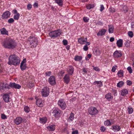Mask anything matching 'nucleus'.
I'll use <instances>...</instances> for the list:
<instances>
[{"label":"nucleus","mask_w":134,"mask_h":134,"mask_svg":"<svg viewBox=\"0 0 134 134\" xmlns=\"http://www.w3.org/2000/svg\"><path fill=\"white\" fill-rule=\"evenodd\" d=\"M23 122V119L21 117L17 118L14 120V122L17 125H18L22 123Z\"/></svg>","instance_id":"2eb2a0df"},{"label":"nucleus","mask_w":134,"mask_h":134,"mask_svg":"<svg viewBox=\"0 0 134 134\" xmlns=\"http://www.w3.org/2000/svg\"><path fill=\"white\" fill-rule=\"evenodd\" d=\"M82 72H84L85 73L87 74L88 71V69L86 68H83L82 69Z\"/></svg>","instance_id":"3c124183"},{"label":"nucleus","mask_w":134,"mask_h":134,"mask_svg":"<svg viewBox=\"0 0 134 134\" xmlns=\"http://www.w3.org/2000/svg\"><path fill=\"white\" fill-rule=\"evenodd\" d=\"M82 59V57L81 56L78 55L76 56L74 58V59L75 61L81 60Z\"/></svg>","instance_id":"2f4dec72"},{"label":"nucleus","mask_w":134,"mask_h":134,"mask_svg":"<svg viewBox=\"0 0 134 134\" xmlns=\"http://www.w3.org/2000/svg\"><path fill=\"white\" fill-rule=\"evenodd\" d=\"M101 53V52L98 49H94L93 51V53L94 54L96 55H99Z\"/></svg>","instance_id":"a878e982"},{"label":"nucleus","mask_w":134,"mask_h":134,"mask_svg":"<svg viewBox=\"0 0 134 134\" xmlns=\"http://www.w3.org/2000/svg\"><path fill=\"white\" fill-rule=\"evenodd\" d=\"M130 41L129 40H127L125 43V45L126 47H128L130 46L129 42Z\"/></svg>","instance_id":"c03bdc74"},{"label":"nucleus","mask_w":134,"mask_h":134,"mask_svg":"<svg viewBox=\"0 0 134 134\" xmlns=\"http://www.w3.org/2000/svg\"><path fill=\"white\" fill-rule=\"evenodd\" d=\"M83 19L84 22H88L89 18L87 17H84L83 18Z\"/></svg>","instance_id":"8fccbe9b"},{"label":"nucleus","mask_w":134,"mask_h":134,"mask_svg":"<svg viewBox=\"0 0 134 134\" xmlns=\"http://www.w3.org/2000/svg\"><path fill=\"white\" fill-rule=\"evenodd\" d=\"M106 31V30L105 29L101 30L100 31L97 33V35L98 36H102L104 34Z\"/></svg>","instance_id":"393cba45"},{"label":"nucleus","mask_w":134,"mask_h":134,"mask_svg":"<svg viewBox=\"0 0 134 134\" xmlns=\"http://www.w3.org/2000/svg\"><path fill=\"white\" fill-rule=\"evenodd\" d=\"M88 48L87 44H86L84 46L83 49L85 51H87L88 49Z\"/></svg>","instance_id":"4d7b16f0"},{"label":"nucleus","mask_w":134,"mask_h":134,"mask_svg":"<svg viewBox=\"0 0 134 134\" xmlns=\"http://www.w3.org/2000/svg\"><path fill=\"white\" fill-rule=\"evenodd\" d=\"M64 82L66 84L69 83L70 81V78L68 74H66L63 78Z\"/></svg>","instance_id":"dca6fc26"},{"label":"nucleus","mask_w":134,"mask_h":134,"mask_svg":"<svg viewBox=\"0 0 134 134\" xmlns=\"http://www.w3.org/2000/svg\"><path fill=\"white\" fill-rule=\"evenodd\" d=\"M72 134H78V131L76 130L75 131H72Z\"/></svg>","instance_id":"680f3d73"},{"label":"nucleus","mask_w":134,"mask_h":134,"mask_svg":"<svg viewBox=\"0 0 134 134\" xmlns=\"http://www.w3.org/2000/svg\"><path fill=\"white\" fill-rule=\"evenodd\" d=\"M34 7H38V3L37 2H35L34 5Z\"/></svg>","instance_id":"69168bd1"},{"label":"nucleus","mask_w":134,"mask_h":134,"mask_svg":"<svg viewBox=\"0 0 134 134\" xmlns=\"http://www.w3.org/2000/svg\"><path fill=\"white\" fill-rule=\"evenodd\" d=\"M93 84L94 85H96V84H98V86L99 87H101L102 85V83L101 81H96L94 82Z\"/></svg>","instance_id":"c85d7f7f"},{"label":"nucleus","mask_w":134,"mask_h":134,"mask_svg":"<svg viewBox=\"0 0 134 134\" xmlns=\"http://www.w3.org/2000/svg\"><path fill=\"white\" fill-rule=\"evenodd\" d=\"M29 41L30 42V44L32 48L36 47L38 44V40L34 37L30 36Z\"/></svg>","instance_id":"7ed1b4c3"},{"label":"nucleus","mask_w":134,"mask_h":134,"mask_svg":"<svg viewBox=\"0 0 134 134\" xmlns=\"http://www.w3.org/2000/svg\"><path fill=\"white\" fill-rule=\"evenodd\" d=\"M111 128L113 130H116L118 131L120 130L121 127L118 125H114L112 126Z\"/></svg>","instance_id":"b1692460"},{"label":"nucleus","mask_w":134,"mask_h":134,"mask_svg":"<svg viewBox=\"0 0 134 134\" xmlns=\"http://www.w3.org/2000/svg\"><path fill=\"white\" fill-rule=\"evenodd\" d=\"M34 83L32 82H29L27 84V86L30 88H32L34 86Z\"/></svg>","instance_id":"4c0bfd02"},{"label":"nucleus","mask_w":134,"mask_h":134,"mask_svg":"<svg viewBox=\"0 0 134 134\" xmlns=\"http://www.w3.org/2000/svg\"><path fill=\"white\" fill-rule=\"evenodd\" d=\"M127 69L130 74L132 72V69L131 67L130 66H129L127 68Z\"/></svg>","instance_id":"49530a36"},{"label":"nucleus","mask_w":134,"mask_h":134,"mask_svg":"<svg viewBox=\"0 0 134 134\" xmlns=\"http://www.w3.org/2000/svg\"><path fill=\"white\" fill-rule=\"evenodd\" d=\"M8 60L9 62H8V64L10 65H18L20 62L19 58L15 55H10L9 57Z\"/></svg>","instance_id":"f03ea898"},{"label":"nucleus","mask_w":134,"mask_h":134,"mask_svg":"<svg viewBox=\"0 0 134 134\" xmlns=\"http://www.w3.org/2000/svg\"><path fill=\"white\" fill-rule=\"evenodd\" d=\"M45 74L46 76H49L50 75H51V72L50 71H49L48 72H46L45 73Z\"/></svg>","instance_id":"13d9d810"},{"label":"nucleus","mask_w":134,"mask_h":134,"mask_svg":"<svg viewBox=\"0 0 134 134\" xmlns=\"http://www.w3.org/2000/svg\"><path fill=\"white\" fill-rule=\"evenodd\" d=\"M10 13L9 11H6L3 14L2 18L3 19H6L10 16Z\"/></svg>","instance_id":"ddd939ff"},{"label":"nucleus","mask_w":134,"mask_h":134,"mask_svg":"<svg viewBox=\"0 0 134 134\" xmlns=\"http://www.w3.org/2000/svg\"><path fill=\"white\" fill-rule=\"evenodd\" d=\"M88 113L92 115H95L98 113V110L96 107H91L88 109Z\"/></svg>","instance_id":"39448f33"},{"label":"nucleus","mask_w":134,"mask_h":134,"mask_svg":"<svg viewBox=\"0 0 134 134\" xmlns=\"http://www.w3.org/2000/svg\"><path fill=\"white\" fill-rule=\"evenodd\" d=\"M122 10L124 13L127 12L128 11L129 8L126 5H123L122 6Z\"/></svg>","instance_id":"412c9836"},{"label":"nucleus","mask_w":134,"mask_h":134,"mask_svg":"<svg viewBox=\"0 0 134 134\" xmlns=\"http://www.w3.org/2000/svg\"><path fill=\"white\" fill-rule=\"evenodd\" d=\"M109 11L110 12L114 13L115 12V10L114 8L111 7L109 9Z\"/></svg>","instance_id":"de8ad7c7"},{"label":"nucleus","mask_w":134,"mask_h":134,"mask_svg":"<svg viewBox=\"0 0 134 134\" xmlns=\"http://www.w3.org/2000/svg\"><path fill=\"white\" fill-rule=\"evenodd\" d=\"M97 25H103V23L102 22L99 21L97 23Z\"/></svg>","instance_id":"774afa93"},{"label":"nucleus","mask_w":134,"mask_h":134,"mask_svg":"<svg viewBox=\"0 0 134 134\" xmlns=\"http://www.w3.org/2000/svg\"><path fill=\"white\" fill-rule=\"evenodd\" d=\"M9 86L13 88H15L16 89H19L21 87L20 85L15 82H10Z\"/></svg>","instance_id":"9b49d317"},{"label":"nucleus","mask_w":134,"mask_h":134,"mask_svg":"<svg viewBox=\"0 0 134 134\" xmlns=\"http://www.w3.org/2000/svg\"><path fill=\"white\" fill-rule=\"evenodd\" d=\"M100 130L102 132H104L105 130L104 127L103 126H102L100 128Z\"/></svg>","instance_id":"e2e57ef3"},{"label":"nucleus","mask_w":134,"mask_h":134,"mask_svg":"<svg viewBox=\"0 0 134 134\" xmlns=\"http://www.w3.org/2000/svg\"><path fill=\"white\" fill-rule=\"evenodd\" d=\"M128 91L127 90L123 89L121 91V94L122 96H125L128 94Z\"/></svg>","instance_id":"bb28decb"},{"label":"nucleus","mask_w":134,"mask_h":134,"mask_svg":"<svg viewBox=\"0 0 134 134\" xmlns=\"http://www.w3.org/2000/svg\"><path fill=\"white\" fill-rule=\"evenodd\" d=\"M126 83L127 85L129 86L131 85L132 83L131 81L129 80H127Z\"/></svg>","instance_id":"5fc2aeb1"},{"label":"nucleus","mask_w":134,"mask_h":134,"mask_svg":"<svg viewBox=\"0 0 134 134\" xmlns=\"http://www.w3.org/2000/svg\"><path fill=\"white\" fill-rule=\"evenodd\" d=\"M109 29L108 31L110 33H112L114 29V26L112 25H110L108 26Z\"/></svg>","instance_id":"5701e85b"},{"label":"nucleus","mask_w":134,"mask_h":134,"mask_svg":"<svg viewBox=\"0 0 134 134\" xmlns=\"http://www.w3.org/2000/svg\"><path fill=\"white\" fill-rule=\"evenodd\" d=\"M104 124L105 126H108L110 125H111V123L109 120H107L105 121L104 122Z\"/></svg>","instance_id":"ea45409f"},{"label":"nucleus","mask_w":134,"mask_h":134,"mask_svg":"<svg viewBox=\"0 0 134 134\" xmlns=\"http://www.w3.org/2000/svg\"><path fill=\"white\" fill-rule=\"evenodd\" d=\"M128 111L129 113V114H132L133 111V109L131 107H128Z\"/></svg>","instance_id":"a19ab883"},{"label":"nucleus","mask_w":134,"mask_h":134,"mask_svg":"<svg viewBox=\"0 0 134 134\" xmlns=\"http://www.w3.org/2000/svg\"><path fill=\"white\" fill-rule=\"evenodd\" d=\"M74 71V68L72 66L70 65L68 67V72L70 75H72Z\"/></svg>","instance_id":"a211bd4d"},{"label":"nucleus","mask_w":134,"mask_h":134,"mask_svg":"<svg viewBox=\"0 0 134 134\" xmlns=\"http://www.w3.org/2000/svg\"><path fill=\"white\" fill-rule=\"evenodd\" d=\"M91 56V54H88L87 55V57H88V59H87V58H86V60H89V59L90 58Z\"/></svg>","instance_id":"338daca9"},{"label":"nucleus","mask_w":134,"mask_h":134,"mask_svg":"<svg viewBox=\"0 0 134 134\" xmlns=\"http://www.w3.org/2000/svg\"><path fill=\"white\" fill-rule=\"evenodd\" d=\"M123 44V41L121 39H119L117 41L116 44L119 47H122Z\"/></svg>","instance_id":"aec40b11"},{"label":"nucleus","mask_w":134,"mask_h":134,"mask_svg":"<svg viewBox=\"0 0 134 134\" xmlns=\"http://www.w3.org/2000/svg\"><path fill=\"white\" fill-rule=\"evenodd\" d=\"M25 111L27 113L29 112L30 109L29 107L27 106H25L24 107Z\"/></svg>","instance_id":"79ce46f5"},{"label":"nucleus","mask_w":134,"mask_h":134,"mask_svg":"<svg viewBox=\"0 0 134 134\" xmlns=\"http://www.w3.org/2000/svg\"><path fill=\"white\" fill-rule=\"evenodd\" d=\"M26 59L25 58L23 59L21 63L20 67L21 70L22 71L25 70L27 67L26 64Z\"/></svg>","instance_id":"1a4fd4ad"},{"label":"nucleus","mask_w":134,"mask_h":134,"mask_svg":"<svg viewBox=\"0 0 134 134\" xmlns=\"http://www.w3.org/2000/svg\"><path fill=\"white\" fill-rule=\"evenodd\" d=\"M63 0H55V2L59 6H62L63 5Z\"/></svg>","instance_id":"cd10ccee"},{"label":"nucleus","mask_w":134,"mask_h":134,"mask_svg":"<svg viewBox=\"0 0 134 134\" xmlns=\"http://www.w3.org/2000/svg\"><path fill=\"white\" fill-rule=\"evenodd\" d=\"M60 110L57 108L54 109L53 112L54 116L56 118H58L60 116Z\"/></svg>","instance_id":"6e6552de"},{"label":"nucleus","mask_w":134,"mask_h":134,"mask_svg":"<svg viewBox=\"0 0 134 134\" xmlns=\"http://www.w3.org/2000/svg\"><path fill=\"white\" fill-rule=\"evenodd\" d=\"M118 75L119 77H121L123 76V71L122 70H120L118 71Z\"/></svg>","instance_id":"c756f323"},{"label":"nucleus","mask_w":134,"mask_h":134,"mask_svg":"<svg viewBox=\"0 0 134 134\" xmlns=\"http://www.w3.org/2000/svg\"><path fill=\"white\" fill-rule=\"evenodd\" d=\"M12 12L14 14H16L18 13L17 12V10L16 9H14L12 11Z\"/></svg>","instance_id":"0e129e2a"},{"label":"nucleus","mask_w":134,"mask_h":134,"mask_svg":"<svg viewBox=\"0 0 134 134\" xmlns=\"http://www.w3.org/2000/svg\"><path fill=\"white\" fill-rule=\"evenodd\" d=\"M78 41L79 43H80L81 44H83L84 43L85 41L83 38H79L78 39Z\"/></svg>","instance_id":"72a5a7b5"},{"label":"nucleus","mask_w":134,"mask_h":134,"mask_svg":"<svg viewBox=\"0 0 134 134\" xmlns=\"http://www.w3.org/2000/svg\"><path fill=\"white\" fill-rule=\"evenodd\" d=\"M105 98L108 100H110L113 98V96H111L110 93H108L105 96Z\"/></svg>","instance_id":"4be33fe9"},{"label":"nucleus","mask_w":134,"mask_h":134,"mask_svg":"<svg viewBox=\"0 0 134 134\" xmlns=\"http://www.w3.org/2000/svg\"><path fill=\"white\" fill-rule=\"evenodd\" d=\"M47 119L46 118H41L40 119V122L44 124L47 121Z\"/></svg>","instance_id":"7c9ffc66"},{"label":"nucleus","mask_w":134,"mask_h":134,"mask_svg":"<svg viewBox=\"0 0 134 134\" xmlns=\"http://www.w3.org/2000/svg\"><path fill=\"white\" fill-rule=\"evenodd\" d=\"M94 7V5L93 4H88L87 5L86 7L87 9H90L91 8H93Z\"/></svg>","instance_id":"c9c22d12"},{"label":"nucleus","mask_w":134,"mask_h":134,"mask_svg":"<svg viewBox=\"0 0 134 134\" xmlns=\"http://www.w3.org/2000/svg\"><path fill=\"white\" fill-rule=\"evenodd\" d=\"M1 34L2 35H8V31L6 30L5 29L3 28L0 30Z\"/></svg>","instance_id":"6ab92c4d"},{"label":"nucleus","mask_w":134,"mask_h":134,"mask_svg":"<svg viewBox=\"0 0 134 134\" xmlns=\"http://www.w3.org/2000/svg\"><path fill=\"white\" fill-rule=\"evenodd\" d=\"M1 44L4 48L9 49L15 48L17 44L15 40L9 37L7 38L2 41Z\"/></svg>","instance_id":"f257e3e1"},{"label":"nucleus","mask_w":134,"mask_h":134,"mask_svg":"<svg viewBox=\"0 0 134 134\" xmlns=\"http://www.w3.org/2000/svg\"><path fill=\"white\" fill-rule=\"evenodd\" d=\"M49 88L47 87H44L41 90V94L43 97L47 96L49 95Z\"/></svg>","instance_id":"0eeeda50"},{"label":"nucleus","mask_w":134,"mask_h":134,"mask_svg":"<svg viewBox=\"0 0 134 134\" xmlns=\"http://www.w3.org/2000/svg\"><path fill=\"white\" fill-rule=\"evenodd\" d=\"M104 8L103 5H101L100 7V10L101 12H102L104 10Z\"/></svg>","instance_id":"bf43d9fd"},{"label":"nucleus","mask_w":134,"mask_h":134,"mask_svg":"<svg viewBox=\"0 0 134 134\" xmlns=\"http://www.w3.org/2000/svg\"><path fill=\"white\" fill-rule=\"evenodd\" d=\"M128 34L129 36L130 37H132L133 36V33L131 31H129Z\"/></svg>","instance_id":"37998d69"},{"label":"nucleus","mask_w":134,"mask_h":134,"mask_svg":"<svg viewBox=\"0 0 134 134\" xmlns=\"http://www.w3.org/2000/svg\"><path fill=\"white\" fill-rule=\"evenodd\" d=\"M63 42L64 45H66L68 44V41L65 40H64L63 41Z\"/></svg>","instance_id":"6e6d98bb"},{"label":"nucleus","mask_w":134,"mask_h":134,"mask_svg":"<svg viewBox=\"0 0 134 134\" xmlns=\"http://www.w3.org/2000/svg\"><path fill=\"white\" fill-rule=\"evenodd\" d=\"M1 118L3 119H6L7 118L6 116L4 114H1Z\"/></svg>","instance_id":"864d4df0"},{"label":"nucleus","mask_w":134,"mask_h":134,"mask_svg":"<svg viewBox=\"0 0 134 134\" xmlns=\"http://www.w3.org/2000/svg\"><path fill=\"white\" fill-rule=\"evenodd\" d=\"M36 104L38 106L40 107L42 106V103L41 102H39L38 100H36Z\"/></svg>","instance_id":"a18cd8bd"},{"label":"nucleus","mask_w":134,"mask_h":134,"mask_svg":"<svg viewBox=\"0 0 134 134\" xmlns=\"http://www.w3.org/2000/svg\"><path fill=\"white\" fill-rule=\"evenodd\" d=\"M9 86L7 83L4 84L3 83L0 82V91L2 92H5L7 90L9 89Z\"/></svg>","instance_id":"423d86ee"},{"label":"nucleus","mask_w":134,"mask_h":134,"mask_svg":"<svg viewBox=\"0 0 134 134\" xmlns=\"http://www.w3.org/2000/svg\"><path fill=\"white\" fill-rule=\"evenodd\" d=\"M124 83L123 82L120 81L117 83V87H121L123 86Z\"/></svg>","instance_id":"f704fd0d"},{"label":"nucleus","mask_w":134,"mask_h":134,"mask_svg":"<svg viewBox=\"0 0 134 134\" xmlns=\"http://www.w3.org/2000/svg\"><path fill=\"white\" fill-rule=\"evenodd\" d=\"M20 14L19 13L15 14L14 16V19L15 20H18L19 19Z\"/></svg>","instance_id":"e433bc0d"},{"label":"nucleus","mask_w":134,"mask_h":134,"mask_svg":"<svg viewBox=\"0 0 134 134\" xmlns=\"http://www.w3.org/2000/svg\"><path fill=\"white\" fill-rule=\"evenodd\" d=\"M47 129L50 131H53L54 130V125H51L47 127Z\"/></svg>","instance_id":"473e14b6"},{"label":"nucleus","mask_w":134,"mask_h":134,"mask_svg":"<svg viewBox=\"0 0 134 134\" xmlns=\"http://www.w3.org/2000/svg\"><path fill=\"white\" fill-rule=\"evenodd\" d=\"M122 55V54L120 51H116L113 53L114 57L115 58L120 57Z\"/></svg>","instance_id":"4468645a"},{"label":"nucleus","mask_w":134,"mask_h":134,"mask_svg":"<svg viewBox=\"0 0 134 134\" xmlns=\"http://www.w3.org/2000/svg\"><path fill=\"white\" fill-rule=\"evenodd\" d=\"M117 68V66L116 65L113 66L111 69L112 71L113 72H115Z\"/></svg>","instance_id":"09e8293b"},{"label":"nucleus","mask_w":134,"mask_h":134,"mask_svg":"<svg viewBox=\"0 0 134 134\" xmlns=\"http://www.w3.org/2000/svg\"><path fill=\"white\" fill-rule=\"evenodd\" d=\"M32 8V5L30 4H29L27 5V8L28 9H30Z\"/></svg>","instance_id":"052dcab7"},{"label":"nucleus","mask_w":134,"mask_h":134,"mask_svg":"<svg viewBox=\"0 0 134 134\" xmlns=\"http://www.w3.org/2000/svg\"><path fill=\"white\" fill-rule=\"evenodd\" d=\"M74 115L73 113H71L70 116L68 120L70 119L71 121H72L74 118Z\"/></svg>","instance_id":"58836bf2"},{"label":"nucleus","mask_w":134,"mask_h":134,"mask_svg":"<svg viewBox=\"0 0 134 134\" xmlns=\"http://www.w3.org/2000/svg\"><path fill=\"white\" fill-rule=\"evenodd\" d=\"M9 94H5L3 96V98L5 102H8L9 101Z\"/></svg>","instance_id":"f3484780"},{"label":"nucleus","mask_w":134,"mask_h":134,"mask_svg":"<svg viewBox=\"0 0 134 134\" xmlns=\"http://www.w3.org/2000/svg\"><path fill=\"white\" fill-rule=\"evenodd\" d=\"M14 21V19L12 18H11L9 19L8 21V23H11Z\"/></svg>","instance_id":"603ef678"},{"label":"nucleus","mask_w":134,"mask_h":134,"mask_svg":"<svg viewBox=\"0 0 134 134\" xmlns=\"http://www.w3.org/2000/svg\"><path fill=\"white\" fill-rule=\"evenodd\" d=\"M58 104L59 105L62 109L64 110L65 109L66 107V104L62 100L60 99L58 101Z\"/></svg>","instance_id":"9d476101"},{"label":"nucleus","mask_w":134,"mask_h":134,"mask_svg":"<svg viewBox=\"0 0 134 134\" xmlns=\"http://www.w3.org/2000/svg\"><path fill=\"white\" fill-rule=\"evenodd\" d=\"M61 32L60 30H57L53 31H51L49 33V36L52 38L57 37L60 35Z\"/></svg>","instance_id":"20e7f679"},{"label":"nucleus","mask_w":134,"mask_h":134,"mask_svg":"<svg viewBox=\"0 0 134 134\" xmlns=\"http://www.w3.org/2000/svg\"><path fill=\"white\" fill-rule=\"evenodd\" d=\"M49 82L51 85H54L56 83L55 79L53 76H51L49 79Z\"/></svg>","instance_id":"f8f14e48"}]
</instances>
